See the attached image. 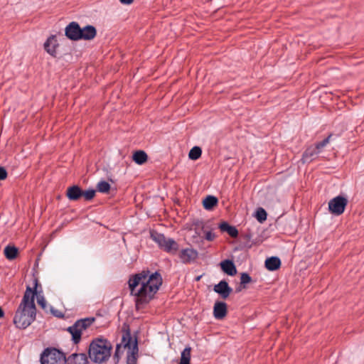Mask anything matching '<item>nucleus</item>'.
<instances>
[{
  "label": "nucleus",
  "mask_w": 364,
  "mask_h": 364,
  "mask_svg": "<svg viewBox=\"0 0 364 364\" xmlns=\"http://www.w3.org/2000/svg\"><path fill=\"white\" fill-rule=\"evenodd\" d=\"M281 266V260L277 257H271L265 260V267L269 271H275Z\"/></svg>",
  "instance_id": "obj_19"
},
{
  "label": "nucleus",
  "mask_w": 364,
  "mask_h": 364,
  "mask_svg": "<svg viewBox=\"0 0 364 364\" xmlns=\"http://www.w3.org/2000/svg\"><path fill=\"white\" fill-rule=\"evenodd\" d=\"M82 33H80V39L90 41L93 39L97 33L96 29L92 26H86L81 28Z\"/></svg>",
  "instance_id": "obj_18"
},
{
  "label": "nucleus",
  "mask_w": 364,
  "mask_h": 364,
  "mask_svg": "<svg viewBox=\"0 0 364 364\" xmlns=\"http://www.w3.org/2000/svg\"><path fill=\"white\" fill-rule=\"evenodd\" d=\"M214 291L219 294L222 298L226 299L230 296L232 289L229 287L226 281L222 280L218 284L215 285Z\"/></svg>",
  "instance_id": "obj_11"
},
{
  "label": "nucleus",
  "mask_w": 364,
  "mask_h": 364,
  "mask_svg": "<svg viewBox=\"0 0 364 364\" xmlns=\"http://www.w3.org/2000/svg\"><path fill=\"white\" fill-rule=\"evenodd\" d=\"M151 238L167 253L175 255L178 250V245L173 239L167 238L156 231L151 232Z\"/></svg>",
  "instance_id": "obj_6"
},
{
  "label": "nucleus",
  "mask_w": 364,
  "mask_h": 364,
  "mask_svg": "<svg viewBox=\"0 0 364 364\" xmlns=\"http://www.w3.org/2000/svg\"><path fill=\"white\" fill-rule=\"evenodd\" d=\"M37 297V303L43 309L46 308V301L43 295H41L38 291V285L37 286V294L35 295Z\"/></svg>",
  "instance_id": "obj_29"
},
{
  "label": "nucleus",
  "mask_w": 364,
  "mask_h": 364,
  "mask_svg": "<svg viewBox=\"0 0 364 364\" xmlns=\"http://www.w3.org/2000/svg\"><path fill=\"white\" fill-rule=\"evenodd\" d=\"M81 28L76 22H71L65 28V36L70 40H80Z\"/></svg>",
  "instance_id": "obj_9"
},
{
  "label": "nucleus",
  "mask_w": 364,
  "mask_h": 364,
  "mask_svg": "<svg viewBox=\"0 0 364 364\" xmlns=\"http://www.w3.org/2000/svg\"><path fill=\"white\" fill-rule=\"evenodd\" d=\"M319 154V151L314 146V145L309 146L303 153L301 161L303 164L310 163L314 160Z\"/></svg>",
  "instance_id": "obj_12"
},
{
  "label": "nucleus",
  "mask_w": 364,
  "mask_h": 364,
  "mask_svg": "<svg viewBox=\"0 0 364 364\" xmlns=\"http://www.w3.org/2000/svg\"><path fill=\"white\" fill-rule=\"evenodd\" d=\"M267 212L262 208H259L257 210L255 217L259 223H263L267 220Z\"/></svg>",
  "instance_id": "obj_28"
},
{
  "label": "nucleus",
  "mask_w": 364,
  "mask_h": 364,
  "mask_svg": "<svg viewBox=\"0 0 364 364\" xmlns=\"http://www.w3.org/2000/svg\"><path fill=\"white\" fill-rule=\"evenodd\" d=\"M148 159L147 154L144 151H136L133 154V161L137 164L141 165Z\"/></svg>",
  "instance_id": "obj_21"
},
{
  "label": "nucleus",
  "mask_w": 364,
  "mask_h": 364,
  "mask_svg": "<svg viewBox=\"0 0 364 364\" xmlns=\"http://www.w3.org/2000/svg\"><path fill=\"white\" fill-rule=\"evenodd\" d=\"M6 177H7L6 170L4 167L0 166V180H4L6 178Z\"/></svg>",
  "instance_id": "obj_33"
},
{
  "label": "nucleus",
  "mask_w": 364,
  "mask_h": 364,
  "mask_svg": "<svg viewBox=\"0 0 364 364\" xmlns=\"http://www.w3.org/2000/svg\"><path fill=\"white\" fill-rule=\"evenodd\" d=\"M18 249L14 246L8 245L4 249L5 257L8 259H14L17 257Z\"/></svg>",
  "instance_id": "obj_24"
},
{
  "label": "nucleus",
  "mask_w": 364,
  "mask_h": 364,
  "mask_svg": "<svg viewBox=\"0 0 364 364\" xmlns=\"http://www.w3.org/2000/svg\"><path fill=\"white\" fill-rule=\"evenodd\" d=\"M131 294L136 296V305L149 303L162 284V277L158 272L149 274V271L132 275L128 282Z\"/></svg>",
  "instance_id": "obj_1"
},
{
  "label": "nucleus",
  "mask_w": 364,
  "mask_h": 364,
  "mask_svg": "<svg viewBox=\"0 0 364 364\" xmlns=\"http://www.w3.org/2000/svg\"><path fill=\"white\" fill-rule=\"evenodd\" d=\"M220 266L223 272L230 276H234L237 274V269L232 260L225 259L220 263Z\"/></svg>",
  "instance_id": "obj_16"
},
{
  "label": "nucleus",
  "mask_w": 364,
  "mask_h": 364,
  "mask_svg": "<svg viewBox=\"0 0 364 364\" xmlns=\"http://www.w3.org/2000/svg\"><path fill=\"white\" fill-rule=\"evenodd\" d=\"M332 134H329L323 141L318 142L314 145V146L321 153L324 147L329 144Z\"/></svg>",
  "instance_id": "obj_27"
},
{
  "label": "nucleus",
  "mask_w": 364,
  "mask_h": 364,
  "mask_svg": "<svg viewBox=\"0 0 364 364\" xmlns=\"http://www.w3.org/2000/svg\"><path fill=\"white\" fill-rule=\"evenodd\" d=\"M227 304L223 301H216L213 307V316L216 319L221 320L227 315Z\"/></svg>",
  "instance_id": "obj_13"
},
{
  "label": "nucleus",
  "mask_w": 364,
  "mask_h": 364,
  "mask_svg": "<svg viewBox=\"0 0 364 364\" xmlns=\"http://www.w3.org/2000/svg\"><path fill=\"white\" fill-rule=\"evenodd\" d=\"M95 196V191L93 189H90L85 191H82V196L86 200H92Z\"/></svg>",
  "instance_id": "obj_30"
},
{
  "label": "nucleus",
  "mask_w": 364,
  "mask_h": 364,
  "mask_svg": "<svg viewBox=\"0 0 364 364\" xmlns=\"http://www.w3.org/2000/svg\"><path fill=\"white\" fill-rule=\"evenodd\" d=\"M38 279H34V286H28L14 318V323L18 328L24 329L35 320L36 308L34 303L37 294Z\"/></svg>",
  "instance_id": "obj_2"
},
{
  "label": "nucleus",
  "mask_w": 364,
  "mask_h": 364,
  "mask_svg": "<svg viewBox=\"0 0 364 364\" xmlns=\"http://www.w3.org/2000/svg\"><path fill=\"white\" fill-rule=\"evenodd\" d=\"M179 257L183 263H190L198 257V252L191 248L183 249L180 252Z\"/></svg>",
  "instance_id": "obj_10"
},
{
  "label": "nucleus",
  "mask_w": 364,
  "mask_h": 364,
  "mask_svg": "<svg viewBox=\"0 0 364 364\" xmlns=\"http://www.w3.org/2000/svg\"><path fill=\"white\" fill-rule=\"evenodd\" d=\"M4 316V312L1 307L0 306V318H3Z\"/></svg>",
  "instance_id": "obj_36"
},
{
  "label": "nucleus",
  "mask_w": 364,
  "mask_h": 364,
  "mask_svg": "<svg viewBox=\"0 0 364 364\" xmlns=\"http://www.w3.org/2000/svg\"><path fill=\"white\" fill-rule=\"evenodd\" d=\"M191 353V348L190 346L186 347L184 350L181 352V360L179 364H190Z\"/></svg>",
  "instance_id": "obj_23"
},
{
  "label": "nucleus",
  "mask_w": 364,
  "mask_h": 364,
  "mask_svg": "<svg viewBox=\"0 0 364 364\" xmlns=\"http://www.w3.org/2000/svg\"><path fill=\"white\" fill-rule=\"evenodd\" d=\"M41 364H65V354L56 348H46L41 355Z\"/></svg>",
  "instance_id": "obj_7"
},
{
  "label": "nucleus",
  "mask_w": 364,
  "mask_h": 364,
  "mask_svg": "<svg viewBox=\"0 0 364 364\" xmlns=\"http://www.w3.org/2000/svg\"><path fill=\"white\" fill-rule=\"evenodd\" d=\"M122 346H123V344L121 343L119 344H117V347H116L114 358H116L117 361L119 358V350H120Z\"/></svg>",
  "instance_id": "obj_34"
},
{
  "label": "nucleus",
  "mask_w": 364,
  "mask_h": 364,
  "mask_svg": "<svg viewBox=\"0 0 364 364\" xmlns=\"http://www.w3.org/2000/svg\"><path fill=\"white\" fill-rule=\"evenodd\" d=\"M347 204L346 198L338 196L328 202V209L332 214L340 215L344 212Z\"/></svg>",
  "instance_id": "obj_8"
},
{
  "label": "nucleus",
  "mask_w": 364,
  "mask_h": 364,
  "mask_svg": "<svg viewBox=\"0 0 364 364\" xmlns=\"http://www.w3.org/2000/svg\"><path fill=\"white\" fill-rule=\"evenodd\" d=\"M122 343L124 348H128L127 364H136L138 355V344L136 340H133L129 331L124 332Z\"/></svg>",
  "instance_id": "obj_5"
},
{
  "label": "nucleus",
  "mask_w": 364,
  "mask_h": 364,
  "mask_svg": "<svg viewBox=\"0 0 364 364\" xmlns=\"http://www.w3.org/2000/svg\"><path fill=\"white\" fill-rule=\"evenodd\" d=\"M201 154V149L199 146H194L190 150L188 157L192 160H197L200 157Z\"/></svg>",
  "instance_id": "obj_25"
},
{
  "label": "nucleus",
  "mask_w": 364,
  "mask_h": 364,
  "mask_svg": "<svg viewBox=\"0 0 364 364\" xmlns=\"http://www.w3.org/2000/svg\"><path fill=\"white\" fill-rule=\"evenodd\" d=\"M119 1L122 4H130L134 1V0H119Z\"/></svg>",
  "instance_id": "obj_35"
},
{
  "label": "nucleus",
  "mask_w": 364,
  "mask_h": 364,
  "mask_svg": "<svg viewBox=\"0 0 364 364\" xmlns=\"http://www.w3.org/2000/svg\"><path fill=\"white\" fill-rule=\"evenodd\" d=\"M112 348V344L107 339L95 338L90 344L89 357L94 363L101 364L109 358Z\"/></svg>",
  "instance_id": "obj_3"
},
{
  "label": "nucleus",
  "mask_w": 364,
  "mask_h": 364,
  "mask_svg": "<svg viewBox=\"0 0 364 364\" xmlns=\"http://www.w3.org/2000/svg\"><path fill=\"white\" fill-rule=\"evenodd\" d=\"M215 233H213V232L211 231H207L205 232V240H207L208 241H213L214 240V239L215 238Z\"/></svg>",
  "instance_id": "obj_32"
},
{
  "label": "nucleus",
  "mask_w": 364,
  "mask_h": 364,
  "mask_svg": "<svg viewBox=\"0 0 364 364\" xmlns=\"http://www.w3.org/2000/svg\"><path fill=\"white\" fill-rule=\"evenodd\" d=\"M95 321V318L94 317L81 318L76 321L73 326L67 328V331L71 334L72 341L75 344L80 342L82 333L90 328Z\"/></svg>",
  "instance_id": "obj_4"
},
{
  "label": "nucleus",
  "mask_w": 364,
  "mask_h": 364,
  "mask_svg": "<svg viewBox=\"0 0 364 364\" xmlns=\"http://www.w3.org/2000/svg\"><path fill=\"white\" fill-rule=\"evenodd\" d=\"M251 282H252V278L247 273L243 272L241 274L240 284L242 285L245 286V284L250 283Z\"/></svg>",
  "instance_id": "obj_31"
},
{
  "label": "nucleus",
  "mask_w": 364,
  "mask_h": 364,
  "mask_svg": "<svg viewBox=\"0 0 364 364\" xmlns=\"http://www.w3.org/2000/svg\"><path fill=\"white\" fill-rule=\"evenodd\" d=\"M58 47L57 39L55 36L49 37L44 43V48L50 55L56 56V48Z\"/></svg>",
  "instance_id": "obj_15"
},
{
  "label": "nucleus",
  "mask_w": 364,
  "mask_h": 364,
  "mask_svg": "<svg viewBox=\"0 0 364 364\" xmlns=\"http://www.w3.org/2000/svg\"><path fill=\"white\" fill-rule=\"evenodd\" d=\"M218 202V198L213 196H208L203 201V205L205 209L211 210L214 206L217 205Z\"/></svg>",
  "instance_id": "obj_22"
},
{
  "label": "nucleus",
  "mask_w": 364,
  "mask_h": 364,
  "mask_svg": "<svg viewBox=\"0 0 364 364\" xmlns=\"http://www.w3.org/2000/svg\"><path fill=\"white\" fill-rule=\"evenodd\" d=\"M65 364H88V360L84 353H73L66 358Z\"/></svg>",
  "instance_id": "obj_14"
},
{
  "label": "nucleus",
  "mask_w": 364,
  "mask_h": 364,
  "mask_svg": "<svg viewBox=\"0 0 364 364\" xmlns=\"http://www.w3.org/2000/svg\"><path fill=\"white\" fill-rule=\"evenodd\" d=\"M97 190L100 193H107L110 190V185L105 181H101L97 185Z\"/></svg>",
  "instance_id": "obj_26"
},
{
  "label": "nucleus",
  "mask_w": 364,
  "mask_h": 364,
  "mask_svg": "<svg viewBox=\"0 0 364 364\" xmlns=\"http://www.w3.org/2000/svg\"><path fill=\"white\" fill-rule=\"evenodd\" d=\"M66 196L70 200H77L82 197V190L78 186L68 188Z\"/></svg>",
  "instance_id": "obj_17"
},
{
  "label": "nucleus",
  "mask_w": 364,
  "mask_h": 364,
  "mask_svg": "<svg viewBox=\"0 0 364 364\" xmlns=\"http://www.w3.org/2000/svg\"><path fill=\"white\" fill-rule=\"evenodd\" d=\"M221 232H226L230 237H237L238 236V230L235 226L230 225L227 222H223L219 225Z\"/></svg>",
  "instance_id": "obj_20"
}]
</instances>
